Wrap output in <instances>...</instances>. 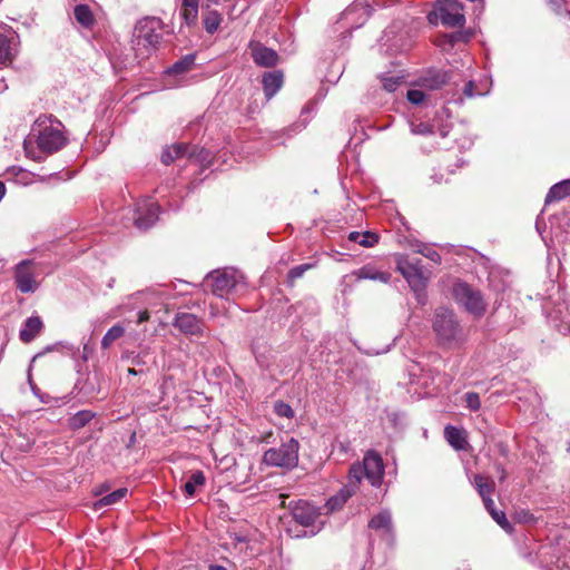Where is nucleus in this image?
Instances as JSON below:
<instances>
[{"mask_svg":"<svg viewBox=\"0 0 570 570\" xmlns=\"http://www.w3.org/2000/svg\"><path fill=\"white\" fill-rule=\"evenodd\" d=\"M383 476L384 464L381 455L375 451H367L362 462L351 465L346 484L337 494L327 500V510L332 512L341 509L347 499L356 493L363 479H366L372 487L379 488L383 482Z\"/></svg>","mask_w":570,"mask_h":570,"instance_id":"obj_1","label":"nucleus"},{"mask_svg":"<svg viewBox=\"0 0 570 570\" xmlns=\"http://www.w3.org/2000/svg\"><path fill=\"white\" fill-rule=\"evenodd\" d=\"M63 125L52 116H40L35 121L31 132L23 142L26 155L37 161L42 159L41 153L53 154L66 144Z\"/></svg>","mask_w":570,"mask_h":570,"instance_id":"obj_2","label":"nucleus"},{"mask_svg":"<svg viewBox=\"0 0 570 570\" xmlns=\"http://www.w3.org/2000/svg\"><path fill=\"white\" fill-rule=\"evenodd\" d=\"M432 328L438 343L446 348H459L468 340V332L460 324L454 312L445 307L435 309Z\"/></svg>","mask_w":570,"mask_h":570,"instance_id":"obj_3","label":"nucleus"},{"mask_svg":"<svg viewBox=\"0 0 570 570\" xmlns=\"http://www.w3.org/2000/svg\"><path fill=\"white\" fill-rule=\"evenodd\" d=\"M396 269L406 279L411 289L415 293L419 303H425V288L430 273L425 271L419 258L410 257L406 254L395 256Z\"/></svg>","mask_w":570,"mask_h":570,"instance_id":"obj_4","label":"nucleus"},{"mask_svg":"<svg viewBox=\"0 0 570 570\" xmlns=\"http://www.w3.org/2000/svg\"><path fill=\"white\" fill-rule=\"evenodd\" d=\"M159 29L156 18H145L136 24L131 40L136 58L142 60L151 55L161 39Z\"/></svg>","mask_w":570,"mask_h":570,"instance_id":"obj_5","label":"nucleus"},{"mask_svg":"<svg viewBox=\"0 0 570 570\" xmlns=\"http://www.w3.org/2000/svg\"><path fill=\"white\" fill-rule=\"evenodd\" d=\"M205 283L215 296L228 299L238 288L245 286V277L239 271L226 267L207 274Z\"/></svg>","mask_w":570,"mask_h":570,"instance_id":"obj_6","label":"nucleus"},{"mask_svg":"<svg viewBox=\"0 0 570 570\" xmlns=\"http://www.w3.org/2000/svg\"><path fill=\"white\" fill-rule=\"evenodd\" d=\"M299 443L294 438H287L278 446L266 450L262 462L268 466L292 470L298 464Z\"/></svg>","mask_w":570,"mask_h":570,"instance_id":"obj_7","label":"nucleus"},{"mask_svg":"<svg viewBox=\"0 0 570 570\" xmlns=\"http://www.w3.org/2000/svg\"><path fill=\"white\" fill-rule=\"evenodd\" d=\"M453 296L455 301L474 316H482L487 309V303L480 293L466 283H456L453 286Z\"/></svg>","mask_w":570,"mask_h":570,"instance_id":"obj_8","label":"nucleus"},{"mask_svg":"<svg viewBox=\"0 0 570 570\" xmlns=\"http://www.w3.org/2000/svg\"><path fill=\"white\" fill-rule=\"evenodd\" d=\"M434 16L448 28H461L465 24L463 6L458 0H438Z\"/></svg>","mask_w":570,"mask_h":570,"instance_id":"obj_9","label":"nucleus"},{"mask_svg":"<svg viewBox=\"0 0 570 570\" xmlns=\"http://www.w3.org/2000/svg\"><path fill=\"white\" fill-rule=\"evenodd\" d=\"M35 262L32 259H23L14 266L13 278L16 287L23 294L35 293L39 286L35 278Z\"/></svg>","mask_w":570,"mask_h":570,"instance_id":"obj_10","label":"nucleus"},{"mask_svg":"<svg viewBox=\"0 0 570 570\" xmlns=\"http://www.w3.org/2000/svg\"><path fill=\"white\" fill-rule=\"evenodd\" d=\"M158 213L159 207L150 197L141 199L135 209V225L139 229L151 227L158 219Z\"/></svg>","mask_w":570,"mask_h":570,"instance_id":"obj_11","label":"nucleus"},{"mask_svg":"<svg viewBox=\"0 0 570 570\" xmlns=\"http://www.w3.org/2000/svg\"><path fill=\"white\" fill-rule=\"evenodd\" d=\"M288 509L293 519L303 527H311L320 517L318 509L304 500L291 501Z\"/></svg>","mask_w":570,"mask_h":570,"instance_id":"obj_12","label":"nucleus"},{"mask_svg":"<svg viewBox=\"0 0 570 570\" xmlns=\"http://www.w3.org/2000/svg\"><path fill=\"white\" fill-rule=\"evenodd\" d=\"M17 39L14 32L0 33V66L12 61L17 53Z\"/></svg>","mask_w":570,"mask_h":570,"instance_id":"obj_13","label":"nucleus"},{"mask_svg":"<svg viewBox=\"0 0 570 570\" xmlns=\"http://www.w3.org/2000/svg\"><path fill=\"white\" fill-rule=\"evenodd\" d=\"M174 326L179 331L195 335L202 332L200 320L190 313H178L174 320Z\"/></svg>","mask_w":570,"mask_h":570,"instance_id":"obj_14","label":"nucleus"},{"mask_svg":"<svg viewBox=\"0 0 570 570\" xmlns=\"http://www.w3.org/2000/svg\"><path fill=\"white\" fill-rule=\"evenodd\" d=\"M284 75L279 70L268 71L263 75L262 85L267 100L272 99L282 88Z\"/></svg>","mask_w":570,"mask_h":570,"instance_id":"obj_15","label":"nucleus"},{"mask_svg":"<svg viewBox=\"0 0 570 570\" xmlns=\"http://www.w3.org/2000/svg\"><path fill=\"white\" fill-rule=\"evenodd\" d=\"M252 56L256 65L262 67H273L278 62V55L275 50L265 46H256L252 50Z\"/></svg>","mask_w":570,"mask_h":570,"instance_id":"obj_16","label":"nucleus"},{"mask_svg":"<svg viewBox=\"0 0 570 570\" xmlns=\"http://www.w3.org/2000/svg\"><path fill=\"white\" fill-rule=\"evenodd\" d=\"M42 327L43 323L39 316H30L24 321L19 337L23 343H30L41 332Z\"/></svg>","mask_w":570,"mask_h":570,"instance_id":"obj_17","label":"nucleus"},{"mask_svg":"<svg viewBox=\"0 0 570 570\" xmlns=\"http://www.w3.org/2000/svg\"><path fill=\"white\" fill-rule=\"evenodd\" d=\"M444 438L454 450L461 451L466 449L468 441L463 429L448 425L444 429Z\"/></svg>","mask_w":570,"mask_h":570,"instance_id":"obj_18","label":"nucleus"},{"mask_svg":"<svg viewBox=\"0 0 570 570\" xmlns=\"http://www.w3.org/2000/svg\"><path fill=\"white\" fill-rule=\"evenodd\" d=\"M353 275L356 279H370V281H379L382 283H387L391 278V274L386 272H382L376 269L372 265H364L361 268L353 272Z\"/></svg>","mask_w":570,"mask_h":570,"instance_id":"obj_19","label":"nucleus"},{"mask_svg":"<svg viewBox=\"0 0 570 570\" xmlns=\"http://www.w3.org/2000/svg\"><path fill=\"white\" fill-rule=\"evenodd\" d=\"M370 14V8L367 6H364L363 3L361 2H357V3H353L352 6H350L348 8H346L343 12H342V17H341V20H345V21H353L354 20V17L357 16V18L361 20L357 22V24L355 26V28H358L360 26L363 24V22L365 21V19L368 17Z\"/></svg>","mask_w":570,"mask_h":570,"instance_id":"obj_20","label":"nucleus"},{"mask_svg":"<svg viewBox=\"0 0 570 570\" xmlns=\"http://www.w3.org/2000/svg\"><path fill=\"white\" fill-rule=\"evenodd\" d=\"M449 80V75L445 71L435 70L430 71L425 77L422 78V86L429 90L440 89Z\"/></svg>","mask_w":570,"mask_h":570,"instance_id":"obj_21","label":"nucleus"},{"mask_svg":"<svg viewBox=\"0 0 570 570\" xmlns=\"http://www.w3.org/2000/svg\"><path fill=\"white\" fill-rule=\"evenodd\" d=\"M570 195V179L554 184L546 196V204L561 200Z\"/></svg>","mask_w":570,"mask_h":570,"instance_id":"obj_22","label":"nucleus"},{"mask_svg":"<svg viewBox=\"0 0 570 570\" xmlns=\"http://www.w3.org/2000/svg\"><path fill=\"white\" fill-rule=\"evenodd\" d=\"M187 151H188V145H186V144L173 145L163 151L161 160L165 165H169L174 160L186 156Z\"/></svg>","mask_w":570,"mask_h":570,"instance_id":"obj_23","label":"nucleus"},{"mask_svg":"<svg viewBox=\"0 0 570 570\" xmlns=\"http://www.w3.org/2000/svg\"><path fill=\"white\" fill-rule=\"evenodd\" d=\"M348 240L357 243L363 247H373L379 242V236L372 232H351L348 234Z\"/></svg>","mask_w":570,"mask_h":570,"instance_id":"obj_24","label":"nucleus"},{"mask_svg":"<svg viewBox=\"0 0 570 570\" xmlns=\"http://www.w3.org/2000/svg\"><path fill=\"white\" fill-rule=\"evenodd\" d=\"M127 493H128L127 488H119V489L115 490L114 492H111L107 495H104L98 501H96L94 504V508L96 510H100L104 507L112 505V504L121 501L127 495Z\"/></svg>","mask_w":570,"mask_h":570,"instance_id":"obj_25","label":"nucleus"},{"mask_svg":"<svg viewBox=\"0 0 570 570\" xmlns=\"http://www.w3.org/2000/svg\"><path fill=\"white\" fill-rule=\"evenodd\" d=\"M76 21L83 28H90L95 23L92 11L87 4H78L73 9Z\"/></svg>","mask_w":570,"mask_h":570,"instance_id":"obj_26","label":"nucleus"},{"mask_svg":"<svg viewBox=\"0 0 570 570\" xmlns=\"http://www.w3.org/2000/svg\"><path fill=\"white\" fill-rule=\"evenodd\" d=\"M368 527L373 530H384L390 532L392 529V517L390 511L384 510L373 517L368 522Z\"/></svg>","mask_w":570,"mask_h":570,"instance_id":"obj_27","label":"nucleus"},{"mask_svg":"<svg viewBox=\"0 0 570 570\" xmlns=\"http://www.w3.org/2000/svg\"><path fill=\"white\" fill-rule=\"evenodd\" d=\"M186 156L189 160L198 163L200 166H209L212 164V154L205 148L188 146Z\"/></svg>","mask_w":570,"mask_h":570,"instance_id":"obj_28","label":"nucleus"},{"mask_svg":"<svg viewBox=\"0 0 570 570\" xmlns=\"http://www.w3.org/2000/svg\"><path fill=\"white\" fill-rule=\"evenodd\" d=\"M195 63V55L189 53L176 61L170 68L166 70L167 75H180L191 69Z\"/></svg>","mask_w":570,"mask_h":570,"instance_id":"obj_29","label":"nucleus"},{"mask_svg":"<svg viewBox=\"0 0 570 570\" xmlns=\"http://www.w3.org/2000/svg\"><path fill=\"white\" fill-rule=\"evenodd\" d=\"M94 417V412L89 410H81L69 417L68 424L72 430H79L86 426Z\"/></svg>","mask_w":570,"mask_h":570,"instance_id":"obj_30","label":"nucleus"},{"mask_svg":"<svg viewBox=\"0 0 570 570\" xmlns=\"http://www.w3.org/2000/svg\"><path fill=\"white\" fill-rule=\"evenodd\" d=\"M474 485L482 500L490 498L494 490V482L484 475L476 474L474 476Z\"/></svg>","mask_w":570,"mask_h":570,"instance_id":"obj_31","label":"nucleus"},{"mask_svg":"<svg viewBox=\"0 0 570 570\" xmlns=\"http://www.w3.org/2000/svg\"><path fill=\"white\" fill-rule=\"evenodd\" d=\"M206 478L203 471H195L189 476L188 481L184 484V491L187 495L193 497L197 487L205 484Z\"/></svg>","mask_w":570,"mask_h":570,"instance_id":"obj_32","label":"nucleus"},{"mask_svg":"<svg viewBox=\"0 0 570 570\" xmlns=\"http://www.w3.org/2000/svg\"><path fill=\"white\" fill-rule=\"evenodd\" d=\"M125 334V327L120 324H116L110 327L101 340V347L104 350L110 347V345L120 338Z\"/></svg>","mask_w":570,"mask_h":570,"instance_id":"obj_33","label":"nucleus"},{"mask_svg":"<svg viewBox=\"0 0 570 570\" xmlns=\"http://www.w3.org/2000/svg\"><path fill=\"white\" fill-rule=\"evenodd\" d=\"M203 21H204V28H205V30H206L208 33L213 35V33H215V32L218 30V28H219V26H220V23H222V21H223V17H222V16H220V13H219V12H217V11H209V12L204 17V20H203Z\"/></svg>","mask_w":570,"mask_h":570,"instance_id":"obj_34","label":"nucleus"},{"mask_svg":"<svg viewBox=\"0 0 570 570\" xmlns=\"http://www.w3.org/2000/svg\"><path fill=\"white\" fill-rule=\"evenodd\" d=\"M414 252L423 255L424 257H426L428 259L435 264H441L442 262L441 255L433 248L426 246L425 244H416L414 247Z\"/></svg>","mask_w":570,"mask_h":570,"instance_id":"obj_35","label":"nucleus"},{"mask_svg":"<svg viewBox=\"0 0 570 570\" xmlns=\"http://www.w3.org/2000/svg\"><path fill=\"white\" fill-rule=\"evenodd\" d=\"M380 80L382 82L384 90H386L387 92H394L401 85L403 77L381 75Z\"/></svg>","mask_w":570,"mask_h":570,"instance_id":"obj_36","label":"nucleus"},{"mask_svg":"<svg viewBox=\"0 0 570 570\" xmlns=\"http://www.w3.org/2000/svg\"><path fill=\"white\" fill-rule=\"evenodd\" d=\"M136 296L147 302L148 304H154V301L163 302L165 299V294L154 289H146L136 293Z\"/></svg>","mask_w":570,"mask_h":570,"instance_id":"obj_37","label":"nucleus"},{"mask_svg":"<svg viewBox=\"0 0 570 570\" xmlns=\"http://www.w3.org/2000/svg\"><path fill=\"white\" fill-rule=\"evenodd\" d=\"M410 129L413 135H421V136H428L434 134V127L426 122H415L412 121L410 124Z\"/></svg>","mask_w":570,"mask_h":570,"instance_id":"obj_38","label":"nucleus"},{"mask_svg":"<svg viewBox=\"0 0 570 570\" xmlns=\"http://www.w3.org/2000/svg\"><path fill=\"white\" fill-rule=\"evenodd\" d=\"M180 16L187 26H193L196 23L198 18V7L181 6Z\"/></svg>","mask_w":570,"mask_h":570,"instance_id":"obj_39","label":"nucleus"},{"mask_svg":"<svg viewBox=\"0 0 570 570\" xmlns=\"http://www.w3.org/2000/svg\"><path fill=\"white\" fill-rule=\"evenodd\" d=\"M313 264L307 263L291 268L287 275L289 285H293L297 278L302 277L304 273L313 268Z\"/></svg>","mask_w":570,"mask_h":570,"instance_id":"obj_40","label":"nucleus"},{"mask_svg":"<svg viewBox=\"0 0 570 570\" xmlns=\"http://www.w3.org/2000/svg\"><path fill=\"white\" fill-rule=\"evenodd\" d=\"M274 412L281 417L292 419L294 416V411L291 405L283 401H276L274 403Z\"/></svg>","mask_w":570,"mask_h":570,"instance_id":"obj_41","label":"nucleus"},{"mask_svg":"<svg viewBox=\"0 0 570 570\" xmlns=\"http://www.w3.org/2000/svg\"><path fill=\"white\" fill-rule=\"evenodd\" d=\"M466 407L471 411H478L481 407L480 396L475 392H468L464 395Z\"/></svg>","mask_w":570,"mask_h":570,"instance_id":"obj_42","label":"nucleus"},{"mask_svg":"<svg viewBox=\"0 0 570 570\" xmlns=\"http://www.w3.org/2000/svg\"><path fill=\"white\" fill-rule=\"evenodd\" d=\"M491 517L493 520L505 531L510 532L512 530V527L510 522L508 521L505 513L503 511L495 510Z\"/></svg>","mask_w":570,"mask_h":570,"instance_id":"obj_43","label":"nucleus"},{"mask_svg":"<svg viewBox=\"0 0 570 570\" xmlns=\"http://www.w3.org/2000/svg\"><path fill=\"white\" fill-rule=\"evenodd\" d=\"M407 100L413 105H420L425 99V94L420 89H410L406 94Z\"/></svg>","mask_w":570,"mask_h":570,"instance_id":"obj_44","label":"nucleus"},{"mask_svg":"<svg viewBox=\"0 0 570 570\" xmlns=\"http://www.w3.org/2000/svg\"><path fill=\"white\" fill-rule=\"evenodd\" d=\"M149 350L148 348H145L142 351H140L137 355H135L132 358H131V364L135 365V366H140V365H145L147 364V357L149 356Z\"/></svg>","mask_w":570,"mask_h":570,"instance_id":"obj_45","label":"nucleus"},{"mask_svg":"<svg viewBox=\"0 0 570 570\" xmlns=\"http://www.w3.org/2000/svg\"><path fill=\"white\" fill-rule=\"evenodd\" d=\"M564 2H567V0H548L551 9L559 16L563 13Z\"/></svg>","mask_w":570,"mask_h":570,"instance_id":"obj_46","label":"nucleus"},{"mask_svg":"<svg viewBox=\"0 0 570 570\" xmlns=\"http://www.w3.org/2000/svg\"><path fill=\"white\" fill-rule=\"evenodd\" d=\"M463 92H464V96L468 98L475 97L476 92H474V82L473 81L466 82L464 86ZM478 95H480V94L478 92Z\"/></svg>","mask_w":570,"mask_h":570,"instance_id":"obj_47","label":"nucleus"},{"mask_svg":"<svg viewBox=\"0 0 570 570\" xmlns=\"http://www.w3.org/2000/svg\"><path fill=\"white\" fill-rule=\"evenodd\" d=\"M518 518L522 521V522H525V523H530V522H534V517L533 514H531L530 512L528 511H522L520 513H518Z\"/></svg>","mask_w":570,"mask_h":570,"instance_id":"obj_48","label":"nucleus"},{"mask_svg":"<svg viewBox=\"0 0 570 570\" xmlns=\"http://www.w3.org/2000/svg\"><path fill=\"white\" fill-rule=\"evenodd\" d=\"M483 504L487 511L490 513V515L497 510L494 507V502L491 498L484 499Z\"/></svg>","mask_w":570,"mask_h":570,"instance_id":"obj_49","label":"nucleus"},{"mask_svg":"<svg viewBox=\"0 0 570 570\" xmlns=\"http://www.w3.org/2000/svg\"><path fill=\"white\" fill-rule=\"evenodd\" d=\"M149 313L147 309L139 312L137 323H144L149 320Z\"/></svg>","mask_w":570,"mask_h":570,"instance_id":"obj_50","label":"nucleus"},{"mask_svg":"<svg viewBox=\"0 0 570 570\" xmlns=\"http://www.w3.org/2000/svg\"><path fill=\"white\" fill-rule=\"evenodd\" d=\"M199 0H183V7H198Z\"/></svg>","mask_w":570,"mask_h":570,"instance_id":"obj_51","label":"nucleus"},{"mask_svg":"<svg viewBox=\"0 0 570 570\" xmlns=\"http://www.w3.org/2000/svg\"><path fill=\"white\" fill-rule=\"evenodd\" d=\"M561 16H569L570 17V0L564 2L563 13Z\"/></svg>","mask_w":570,"mask_h":570,"instance_id":"obj_52","label":"nucleus"},{"mask_svg":"<svg viewBox=\"0 0 570 570\" xmlns=\"http://www.w3.org/2000/svg\"><path fill=\"white\" fill-rule=\"evenodd\" d=\"M498 472H500V480L503 481L507 476L505 470L501 465H497Z\"/></svg>","mask_w":570,"mask_h":570,"instance_id":"obj_53","label":"nucleus"},{"mask_svg":"<svg viewBox=\"0 0 570 570\" xmlns=\"http://www.w3.org/2000/svg\"><path fill=\"white\" fill-rule=\"evenodd\" d=\"M4 195H6V185L2 181H0V202L2 200Z\"/></svg>","mask_w":570,"mask_h":570,"instance_id":"obj_54","label":"nucleus"},{"mask_svg":"<svg viewBox=\"0 0 570 570\" xmlns=\"http://www.w3.org/2000/svg\"><path fill=\"white\" fill-rule=\"evenodd\" d=\"M439 132L442 137H445L449 134L448 126H443L442 128H439Z\"/></svg>","mask_w":570,"mask_h":570,"instance_id":"obj_55","label":"nucleus"},{"mask_svg":"<svg viewBox=\"0 0 570 570\" xmlns=\"http://www.w3.org/2000/svg\"><path fill=\"white\" fill-rule=\"evenodd\" d=\"M209 570H227L224 566L220 564H212Z\"/></svg>","mask_w":570,"mask_h":570,"instance_id":"obj_56","label":"nucleus"},{"mask_svg":"<svg viewBox=\"0 0 570 570\" xmlns=\"http://www.w3.org/2000/svg\"><path fill=\"white\" fill-rule=\"evenodd\" d=\"M311 112V107L309 106H305L303 109H302V114L301 116H304L306 114H309Z\"/></svg>","mask_w":570,"mask_h":570,"instance_id":"obj_57","label":"nucleus"},{"mask_svg":"<svg viewBox=\"0 0 570 570\" xmlns=\"http://www.w3.org/2000/svg\"><path fill=\"white\" fill-rule=\"evenodd\" d=\"M88 351H89L88 344H85V345H83V353H85L83 358H85V360L87 358V353H88Z\"/></svg>","mask_w":570,"mask_h":570,"instance_id":"obj_58","label":"nucleus"},{"mask_svg":"<svg viewBox=\"0 0 570 570\" xmlns=\"http://www.w3.org/2000/svg\"><path fill=\"white\" fill-rule=\"evenodd\" d=\"M128 374H130V375H137V374H138V372H137L134 367H130V368H128Z\"/></svg>","mask_w":570,"mask_h":570,"instance_id":"obj_59","label":"nucleus"},{"mask_svg":"<svg viewBox=\"0 0 570 570\" xmlns=\"http://www.w3.org/2000/svg\"><path fill=\"white\" fill-rule=\"evenodd\" d=\"M209 3H214V4H217L219 3L220 0H207Z\"/></svg>","mask_w":570,"mask_h":570,"instance_id":"obj_60","label":"nucleus"},{"mask_svg":"<svg viewBox=\"0 0 570 570\" xmlns=\"http://www.w3.org/2000/svg\"><path fill=\"white\" fill-rule=\"evenodd\" d=\"M31 390L33 391L35 394H37L35 385H31Z\"/></svg>","mask_w":570,"mask_h":570,"instance_id":"obj_61","label":"nucleus"},{"mask_svg":"<svg viewBox=\"0 0 570 570\" xmlns=\"http://www.w3.org/2000/svg\"><path fill=\"white\" fill-rule=\"evenodd\" d=\"M470 2H478V0H469ZM479 2H482V0H479Z\"/></svg>","mask_w":570,"mask_h":570,"instance_id":"obj_62","label":"nucleus"}]
</instances>
